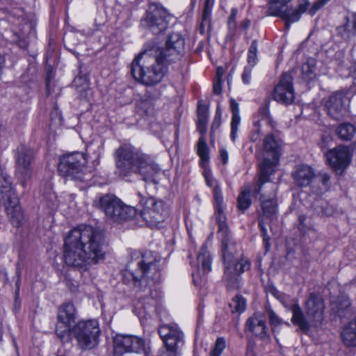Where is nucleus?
<instances>
[{"instance_id":"338daca9","label":"nucleus","mask_w":356,"mask_h":356,"mask_svg":"<svg viewBox=\"0 0 356 356\" xmlns=\"http://www.w3.org/2000/svg\"><path fill=\"white\" fill-rule=\"evenodd\" d=\"M305 220V216H299V221L300 222V223H303Z\"/></svg>"},{"instance_id":"a878e982","label":"nucleus","mask_w":356,"mask_h":356,"mask_svg":"<svg viewBox=\"0 0 356 356\" xmlns=\"http://www.w3.org/2000/svg\"><path fill=\"white\" fill-rule=\"evenodd\" d=\"M216 205V221L218 225L227 222V218L223 210V197L221 188L218 184H216L213 191Z\"/></svg>"},{"instance_id":"37998d69","label":"nucleus","mask_w":356,"mask_h":356,"mask_svg":"<svg viewBox=\"0 0 356 356\" xmlns=\"http://www.w3.org/2000/svg\"><path fill=\"white\" fill-rule=\"evenodd\" d=\"M179 350L164 345L159 351V356H179Z\"/></svg>"},{"instance_id":"a211bd4d","label":"nucleus","mask_w":356,"mask_h":356,"mask_svg":"<svg viewBox=\"0 0 356 356\" xmlns=\"http://www.w3.org/2000/svg\"><path fill=\"white\" fill-rule=\"evenodd\" d=\"M326 159L332 170L341 174L349 165L351 154L347 147L339 145L327 152Z\"/></svg>"},{"instance_id":"0e129e2a","label":"nucleus","mask_w":356,"mask_h":356,"mask_svg":"<svg viewBox=\"0 0 356 356\" xmlns=\"http://www.w3.org/2000/svg\"><path fill=\"white\" fill-rule=\"evenodd\" d=\"M223 74V70L221 67H218L217 69V78H220L222 79V76Z\"/></svg>"},{"instance_id":"8fccbe9b","label":"nucleus","mask_w":356,"mask_h":356,"mask_svg":"<svg viewBox=\"0 0 356 356\" xmlns=\"http://www.w3.org/2000/svg\"><path fill=\"white\" fill-rule=\"evenodd\" d=\"M236 15H237L236 9H232L231 15L228 19V25H229V29H234L236 28L235 21H236Z\"/></svg>"},{"instance_id":"6ab92c4d","label":"nucleus","mask_w":356,"mask_h":356,"mask_svg":"<svg viewBox=\"0 0 356 356\" xmlns=\"http://www.w3.org/2000/svg\"><path fill=\"white\" fill-rule=\"evenodd\" d=\"M158 332L165 346L180 350L184 343V335L177 324L163 325Z\"/></svg>"},{"instance_id":"a18cd8bd","label":"nucleus","mask_w":356,"mask_h":356,"mask_svg":"<svg viewBox=\"0 0 356 356\" xmlns=\"http://www.w3.org/2000/svg\"><path fill=\"white\" fill-rule=\"evenodd\" d=\"M330 0H316L309 9V13L310 15H314L318 10L322 8L325 4H327Z\"/></svg>"},{"instance_id":"de8ad7c7","label":"nucleus","mask_w":356,"mask_h":356,"mask_svg":"<svg viewBox=\"0 0 356 356\" xmlns=\"http://www.w3.org/2000/svg\"><path fill=\"white\" fill-rule=\"evenodd\" d=\"M252 69V67L249 66L244 68L242 74V79L243 83L245 84H248L250 82Z\"/></svg>"},{"instance_id":"f03ea898","label":"nucleus","mask_w":356,"mask_h":356,"mask_svg":"<svg viewBox=\"0 0 356 356\" xmlns=\"http://www.w3.org/2000/svg\"><path fill=\"white\" fill-rule=\"evenodd\" d=\"M107 244L104 232L95 227L79 225L65 238L63 258L66 265L86 271L106 258Z\"/></svg>"},{"instance_id":"58836bf2","label":"nucleus","mask_w":356,"mask_h":356,"mask_svg":"<svg viewBox=\"0 0 356 356\" xmlns=\"http://www.w3.org/2000/svg\"><path fill=\"white\" fill-rule=\"evenodd\" d=\"M250 332L264 341L269 339V334L267 332L266 321L264 323L260 324L259 326L254 327L250 330Z\"/></svg>"},{"instance_id":"c03bdc74","label":"nucleus","mask_w":356,"mask_h":356,"mask_svg":"<svg viewBox=\"0 0 356 356\" xmlns=\"http://www.w3.org/2000/svg\"><path fill=\"white\" fill-rule=\"evenodd\" d=\"M270 323L273 326L280 325L282 323V320L278 317L275 312L270 308L267 309Z\"/></svg>"},{"instance_id":"774afa93","label":"nucleus","mask_w":356,"mask_h":356,"mask_svg":"<svg viewBox=\"0 0 356 356\" xmlns=\"http://www.w3.org/2000/svg\"><path fill=\"white\" fill-rule=\"evenodd\" d=\"M353 28H354L355 29H356V17H355V20H354V22H353Z\"/></svg>"},{"instance_id":"393cba45","label":"nucleus","mask_w":356,"mask_h":356,"mask_svg":"<svg viewBox=\"0 0 356 356\" xmlns=\"http://www.w3.org/2000/svg\"><path fill=\"white\" fill-rule=\"evenodd\" d=\"M198 269L197 274L203 276L211 270V257L205 245H203L197 255Z\"/></svg>"},{"instance_id":"72a5a7b5","label":"nucleus","mask_w":356,"mask_h":356,"mask_svg":"<svg viewBox=\"0 0 356 356\" xmlns=\"http://www.w3.org/2000/svg\"><path fill=\"white\" fill-rule=\"evenodd\" d=\"M229 307L232 309V312L242 313L246 308V300L241 295H236L229 303Z\"/></svg>"},{"instance_id":"0eeeda50","label":"nucleus","mask_w":356,"mask_h":356,"mask_svg":"<svg viewBox=\"0 0 356 356\" xmlns=\"http://www.w3.org/2000/svg\"><path fill=\"white\" fill-rule=\"evenodd\" d=\"M87 159L81 152H72L60 158L58 165L59 174L65 177L85 181L88 179Z\"/></svg>"},{"instance_id":"cd10ccee","label":"nucleus","mask_w":356,"mask_h":356,"mask_svg":"<svg viewBox=\"0 0 356 356\" xmlns=\"http://www.w3.org/2000/svg\"><path fill=\"white\" fill-rule=\"evenodd\" d=\"M209 109L205 105L198 104L197 129L201 136H205L207 131Z\"/></svg>"},{"instance_id":"4be33fe9","label":"nucleus","mask_w":356,"mask_h":356,"mask_svg":"<svg viewBox=\"0 0 356 356\" xmlns=\"http://www.w3.org/2000/svg\"><path fill=\"white\" fill-rule=\"evenodd\" d=\"M309 6L310 3L307 0H303L297 8H293L289 6L280 17L285 22L286 29H289L292 23L298 22L302 15L308 10Z\"/></svg>"},{"instance_id":"a19ab883","label":"nucleus","mask_w":356,"mask_h":356,"mask_svg":"<svg viewBox=\"0 0 356 356\" xmlns=\"http://www.w3.org/2000/svg\"><path fill=\"white\" fill-rule=\"evenodd\" d=\"M318 181L322 184V186L319 188L318 193H323L327 191L330 186V176L325 172H321L318 175Z\"/></svg>"},{"instance_id":"2eb2a0df","label":"nucleus","mask_w":356,"mask_h":356,"mask_svg":"<svg viewBox=\"0 0 356 356\" xmlns=\"http://www.w3.org/2000/svg\"><path fill=\"white\" fill-rule=\"evenodd\" d=\"M218 234L221 242V250L223 261L243 259L241 256V248L229 232L227 222L218 224Z\"/></svg>"},{"instance_id":"69168bd1","label":"nucleus","mask_w":356,"mask_h":356,"mask_svg":"<svg viewBox=\"0 0 356 356\" xmlns=\"http://www.w3.org/2000/svg\"><path fill=\"white\" fill-rule=\"evenodd\" d=\"M352 76L356 79V62L355 63L354 65L353 66V69L351 70Z\"/></svg>"},{"instance_id":"2f4dec72","label":"nucleus","mask_w":356,"mask_h":356,"mask_svg":"<svg viewBox=\"0 0 356 356\" xmlns=\"http://www.w3.org/2000/svg\"><path fill=\"white\" fill-rule=\"evenodd\" d=\"M231 107L232 111V118L231 122L230 137L233 141L236 140L238 128L240 124L241 118L239 115L238 104L234 101H231Z\"/></svg>"},{"instance_id":"3c124183","label":"nucleus","mask_w":356,"mask_h":356,"mask_svg":"<svg viewBox=\"0 0 356 356\" xmlns=\"http://www.w3.org/2000/svg\"><path fill=\"white\" fill-rule=\"evenodd\" d=\"M222 91V79L217 78L213 83V92L216 95H220Z\"/></svg>"},{"instance_id":"864d4df0","label":"nucleus","mask_w":356,"mask_h":356,"mask_svg":"<svg viewBox=\"0 0 356 356\" xmlns=\"http://www.w3.org/2000/svg\"><path fill=\"white\" fill-rule=\"evenodd\" d=\"M259 121L254 123V126L256 127V131L251 136V140L254 142H255L258 140V138H259L260 133H261V130L259 127Z\"/></svg>"},{"instance_id":"680f3d73","label":"nucleus","mask_w":356,"mask_h":356,"mask_svg":"<svg viewBox=\"0 0 356 356\" xmlns=\"http://www.w3.org/2000/svg\"><path fill=\"white\" fill-rule=\"evenodd\" d=\"M213 5V0H205L204 7L212 8Z\"/></svg>"},{"instance_id":"ddd939ff","label":"nucleus","mask_w":356,"mask_h":356,"mask_svg":"<svg viewBox=\"0 0 356 356\" xmlns=\"http://www.w3.org/2000/svg\"><path fill=\"white\" fill-rule=\"evenodd\" d=\"M15 158L16 176L21 184L25 186L31 180L33 173L34 152L25 145H20L17 148Z\"/></svg>"},{"instance_id":"052dcab7","label":"nucleus","mask_w":356,"mask_h":356,"mask_svg":"<svg viewBox=\"0 0 356 356\" xmlns=\"http://www.w3.org/2000/svg\"><path fill=\"white\" fill-rule=\"evenodd\" d=\"M5 65V58L4 57L0 54V75L1 74L2 70L4 67Z\"/></svg>"},{"instance_id":"09e8293b","label":"nucleus","mask_w":356,"mask_h":356,"mask_svg":"<svg viewBox=\"0 0 356 356\" xmlns=\"http://www.w3.org/2000/svg\"><path fill=\"white\" fill-rule=\"evenodd\" d=\"M152 105L150 101L148 99H143L140 101L138 104V109H141L144 111L145 113H147L148 111L151 109Z\"/></svg>"},{"instance_id":"c756f323","label":"nucleus","mask_w":356,"mask_h":356,"mask_svg":"<svg viewBox=\"0 0 356 356\" xmlns=\"http://www.w3.org/2000/svg\"><path fill=\"white\" fill-rule=\"evenodd\" d=\"M336 135L343 140H350L356 134L354 124L344 122L339 124L335 130Z\"/></svg>"},{"instance_id":"5fc2aeb1","label":"nucleus","mask_w":356,"mask_h":356,"mask_svg":"<svg viewBox=\"0 0 356 356\" xmlns=\"http://www.w3.org/2000/svg\"><path fill=\"white\" fill-rule=\"evenodd\" d=\"M220 159L224 165L227 164L228 162V152L225 149H221L220 152Z\"/></svg>"},{"instance_id":"5701e85b","label":"nucleus","mask_w":356,"mask_h":356,"mask_svg":"<svg viewBox=\"0 0 356 356\" xmlns=\"http://www.w3.org/2000/svg\"><path fill=\"white\" fill-rule=\"evenodd\" d=\"M116 207L113 215H111L108 218L113 221L120 222L128 220L137 216V211L135 207L125 205L122 202Z\"/></svg>"},{"instance_id":"473e14b6","label":"nucleus","mask_w":356,"mask_h":356,"mask_svg":"<svg viewBox=\"0 0 356 356\" xmlns=\"http://www.w3.org/2000/svg\"><path fill=\"white\" fill-rule=\"evenodd\" d=\"M197 147V152L200 158L201 163L208 162L209 159V147L207 144L205 136L200 137Z\"/></svg>"},{"instance_id":"bf43d9fd","label":"nucleus","mask_w":356,"mask_h":356,"mask_svg":"<svg viewBox=\"0 0 356 356\" xmlns=\"http://www.w3.org/2000/svg\"><path fill=\"white\" fill-rule=\"evenodd\" d=\"M16 291H15V302H17V300L19 297V284H20V280H19V275H18V279L16 281Z\"/></svg>"},{"instance_id":"f3484780","label":"nucleus","mask_w":356,"mask_h":356,"mask_svg":"<svg viewBox=\"0 0 356 356\" xmlns=\"http://www.w3.org/2000/svg\"><path fill=\"white\" fill-rule=\"evenodd\" d=\"M273 98L277 102L289 105L293 102L295 99V92L293 86V78L289 73H284L277 83L275 86Z\"/></svg>"},{"instance_id":"e2e57ef3","label":"nucleus","mask_w":356,"mask_h":356,"mask_svg":"<svg viewBox=\"0 0 356 356\" xmlns=\"http://www.w3.org/2000/svg\"><path fill=\"white\" fill-rule=\"evenodd\" d=\"M270 188L272 189L271 195L273 196H275L276 195V190H277L276 186L274 183H270Z\"/></svg>"},{"instance_id":"b1692460","label":"nucleus","mask_w":356,"mask_h":356,"mask_svg":"<svg viewBox=\"0 0 356 356\" xmlns=\"http://www.w3.org/2000/svg\"><path fill=\"white\" fill-rule=\"evenodd\" d=\"M121 202L116 196L106 194L99 198L97 204L98 207L109 218L111 215H113L116 206H118Z\"/></svg>"},{"instance_id":"aec40b11","label":"nucleus","mask_w":356,"mask_h":356,"mask_svg":"<svg viewBox=\"0 0 356 356\" xmlns=\"http://www.w3.org/2000/svg\"><path fill=\"white\" fill-rule=\"evenodd\" d=\"M3 203L10 223L14 227H20L23 223L24 216L17 196L13 195L9 200L3 201Z\"/></svg>"},{"instance_id":"13d9d810","label":"nucleus","mask_w":356,"mask_h":356,"mask_svg":"<svg viewBox=\"0 0 356 356\" xmlns=\"http://www.w3.org/2000/svg\"><path fill=\"white\" fill-rule=\"evenodd\" d=\"M277 299L280 300V302H282V304L285 307H287V305H286V297L285 296V295L282 294V293H280V294H278V296H277Z\"/></svg>"},{"instance_id":"79ce46f5","label":"nucleus","mask_w":356,"mask_h":356,"mask_svg":"<svg viewBox=\"0 0 356 356\" xmlns=\"http://www.w3.org/2000/svg\"><path fill=\"white\" fill-rule=\"evenodd\" d=\"M221 117H222V111H221L220 105L218 104L216 108L215 117H214L213 120L211 124V137H213L215 130L220 127V124H221Z\"/></svg>"},{"instance_id":"6e6552de","label":"nucleus","mask_w":356,"mask_h":356,"mask_svg":"<svg viewBox=\"0 0 356 356\" xmlns=\"http://www.w3.org/2000/svg\"><path fill=\"white\" fill-rule=\"evenodd\" d=\"M100 333L99 322L96 319L80 321L70 331V335L75 338L77 346L82 350L95 348L99 343Z\"/></svg>"},{"instance_id":"20e7f679","label":"nucleus","mask_w":356,"mask_h":356,"mask_svg":"<svg viewBox=\"0 0 356 356\" xmlns=\"http://www.w3.org/2000/svg\"><path fill=\"white\" fill-rule=\"evenodd\" d=\"M160 259L158 256L152 252H147L142 255V258L137 262V268L135 270L129 268L124 269L122 273V280L127 284H132L134 287L139 290L144 291L147 286H151L152 283L158 281L160 277Z\"/></svg>"},{"instance_id":"7ed1b4c3","label":"nucleus","mask_w":356,"mask_h":356,"mask_svg":"<svg viewBox=\"0 0 356 356\" xmlns=\"http://www.w3.org/2000/svg\"><path fill=\"white\" fill-rule=\"evenodd\" d=\"M118 174L122 177L133 174L145 182L156 183V176L161 171L152 157L131 144H122L113 154Z\"/></svg>"},{"instance_id":"4d7b16f0","label":"nucleus","mask_w":356,"mask_h":356,"mask_svg":"<svg viewBox=\"0 0 356 356\" xmlns=\"http://www.w3.org/2000/svg\"><path fill=\"white\" fill-rule=\"evenodd\" d=\"M268 102H266L265 105L261 108V112L264 116L267 117L268 113Z\"/></svg>"},{"instance_id":"7c9ffc66","label":"nucleus","mask_w":356,"mask_h":356,"mask_svg":"<svg viewBox=\"0 0 356 356\" xmlns=\"http://www.w3.org/2000/svg\"><path fill=\"white\" fill-rule=\"evenodd\" d=\"M291 0H270L268 3L269 15L280 17L283 12L290 6Z\"/></svg>"},{"instance_id":"1a4fd4ad","label":"nucleus","mask_w":356,"mask_h":356,"mask_svg":"<svg viewBox=\"0 0 356 356\" xmlns=\"http://www.w3.org/2000/svg\"><path fill=\"white\" fill-rule=\"evenodd\" d=\"M172 16L159 3H150L145 15L141 19V25L153 34L159 35L168 27Z\"/></svg>"},{"instance_id":"c9c22d12","label":"nucleus","mask_w":356,"mask_h":356,"mask_svg":"<svg viewBox=\"0 0 356 356\" xmlns=\"http://www.w3.org/2000/svg\"><path fill=\"white\" fill-rule=\"evenodd\" d=\"M251 203L250 192L249 191L241 192L238 197V209L243 211L250 207Z\"/></svg>"},{"instance_id":"4c0bfd02","label":"nucleus","mask_w":356,"mask_h":356,"mask_svg":"<svg viewBox=\"0 0 356 356\" xmlns=\"http://www.w3.org/2000/svg\"><path fill=\"white\" fill-rule=\"evenodd\" d=\"M249 67H253L257 62V42L253 40L248 49V58Z\"/></svg>"},{"instance_id":"c85d7f7f","label":"nucleus","mask_w":356,"mask_h":356,"mask_svg":"<svg viewBox=\"0 0 356 356\" xmlns=\"http://www.w3.org/2000/svg\"><path fill=\"white\" fill-rule=\"evenodd\" d=\"M261 212L259 216L272 220L277 215V202L273 197L261 201Z\"/></svg>"},{"instance_id":"dca6fc26","label":"nucleus","mask_w":356,"mask_h":356,"mask_svg":"<svg viewBox=\"0 0 356 356\" xmlns=\"http://www.w3.org/2000/svg\"><path fill=\"white\" fill-rule=\"evenodd\" d=\"M349 99L346 95L338 91L330 95L325 104V109L327 115L335 120H340L348 111Z\"/></svg>"},{"instance_id":"f8f14e48","label":"nucleus","mask_w":356,"mask_h":356,"mask_svg":"<svg viewBox=\"0 0 356 356\" xmlns=\"http://www.w3.org/2000/svg\"><path fill=\"white\" fill-rule=\"evenodd\" d=\"M76 309L72 302H64L58 309L56 334L63 342L70 338V331L75 325Z\"/></svg>"},{"instance_id":"423d86ee","label":"nucleus","mask_w":356,"mask_h":356,"mask_svg":"<svg viewBox=\"0 0 356 356\" xmlns=\"http://www.w3.org/2000/svg\"><path fill=\"white\" fill-rule=\"evenodd\" d=\"M305 307L307 318L298 304H293L290 310L293 314L292 323L298 325L302 331L307 332L311 325H317L322 321L325 309L323 300L314 293H310Z\"/></svg>"},{"instance_id":"6e6d98bb","label":"nucleus","mask_w":356,"mask_h":356,"mask_svg":"<svg viewBox=\"0 0 356 356\" xmlns=\"http://www.w3.org/2000/svg\"><path fill=\"white\" fill-rule=\"evenodd\" d=\"M212 8L208 7H204L202 14V22L207 21L211 16Z\"/></svg>"},{"instance_id":"e433bc0d","label":"nucleus","mask_w":356,"mask_h":356,"mask_svg":"<svg viewBox=\"0 0 356 356\" xmlns=\"http://www.w3.org/2000/svg\"><path fill=\"white\" fill-rule=\"evenodd\" d=\"M265 321L266 318L263 314L260 313H256L248 319L245 326L248 330L250 331L254 327L259 326L260 324L264 323Z\"/></svg>"},{"instance_id":"603ef678","label":"nucleus","mask_w":356,"mask_h":356,"mask_svg":"<svg viewBox=\"0 0 356 356\" xmlns=\"http://www.w3.org/2000/svg\"><path fill=\"white\" fill-rule=\"evenodd\" d=\"M205 179L207 184L210 187L213 186L214 188L216 184H218L217 181L211 175H206Z\"/></svg>"},{"instance_id":"9b49d317","label":"nucleus","mask_w":356,"mask_h":356,"mask_svg":"<svg viewBox=\"0 0 356 356\" xmlns=\"http://www.w3.org/2000/svg\"><path fill=\"white\" fill-rule=\"evenodd\" d=\"M113 356H147L144 340L135 335L116 334L113 338Z\"/></svg>"},{"instance_id":"39448f33","label":"nucleus","mask_w":356,"mask_h":356,"mask_svg":"<svg viewBox=\"0 0 356 356\" xmlns=\"http://www.w3.org/2000/svg\"><path fill=\"white\" fill-rule=\"evenodd\" d=\"M280 140L273 134H269L265 136L262 155L259 157V177L253 189L254 194H261L263 185L269 182L272 168L280 159Z\"/></svg>"},{"instance_id":"4468645a","label":"nucleus","mask_w":356,"mask_h":356,"mask_svg":"<svg viewBox=\"0 0 356 356\" xmlns=\"http://www.w3.org/2000/svg\"><path fill=\"white\" fill-rule=\"evenodd\" d=\"M224 276L229 289H238L240 286L241 275L249 270L250 263L248 259L223 261Z\"/></svg>"},{"instance_id":"bb28decb","label":"nucleus","mask_w":356,"mask_h":356,"mask_svg":"<svg viewBox=\"0 0 356 356\" xmlns=\"http://www.w3.org/2000/svg\"><path fill=\"white\" fill-rule=\"evenodd\" d=\"M341 338L346 346L356 347V318L344 327Z\"/></svg>"},{"instance_id":"f704fd0d","label":"nucleus","mask_w":356,"mask_h":356,"mask_svg":"<svg viewBox=\"0 0 356 356\" xmlns=\"http://www.w3.org/2000/svg\"><path fill=\"white\" fill-rule=\"evenodd\" d=\"M315 61L314 59H309L302 66V72L304 79L307 80L312 79L315 73Z\"/></svg>"},{"instance_id":"9d476101","label":"nucleus","mask_w":356,"mask_h":356,"mask_svg":"<svg viewBox=\"0 0 356 356\" xmlns=\"http://www.w3.org/2000/svg\"><path fill=\"white\" fill-rule=\"evenodd\" d=\"M139 216L149 227H156L163 222L168 211L163 201H156L153 197H143L140 200Z\"/></svg>"},{"instance_id":"f257e3e1","label":"nucleus","mask_w":356,"mask_h":356,"mask_svg":"<svg viewBox=\"0 0 356 356\" xmlns=\"http://www.w3.org/2000/svg\"><path fill=\"white\" fill-rule=\"evenodd\" d=\"M184 39L178 33L170 34L163 48L152 47L138 54L131 65L134 80L147 86L160 83L168 71V65L183 56Z\"/></svg>"},{"instance_id":"49530a36","label":"nucleus","mask_w":356,"mask_h":356,"mask_svg":"<svg viewBox=\"0 0 356 356\" xmlns=\"http://www.w3.org/2000/svg\"><path fill=\"white\" fill-rule=\"evenodd\" d=\"M265 220H267L266 218H264L263 217L259 216L258 220H259V226L261 229L264 241L267 243V241H269V237L267 236V229L265 225Z\"/></svg>"},{"instance_id":"412c9836","label":"nucleus","mask_w":356,"mask_h":356,"mask_svg":"<svg viewBox=\"0 0 356 356\" xmlns=\"http://www.w3.org/2000/svg\"><path fill=\"white\" fill-rule=\"evenodd\" d=\"M295 183L300 187L308 186L315 177L314 169L305 164L298 165L292 173Z\"/></svg>"},{"instance_id":"ea45409f","label":"nucleus","mask_w":356,"mask_h":356,"mask_svg":"<svg viewBox=\"0 0 356 356\" xmlns=\"http://www.w3.org/2000/svg\"><path fill=\"white\" fill-rule=\"evenodd\" d=\"M226 347L225 339L223 337H218L215 343L213 349L211 351L209 356H220Z\"/></svg>"}]
</instances>
